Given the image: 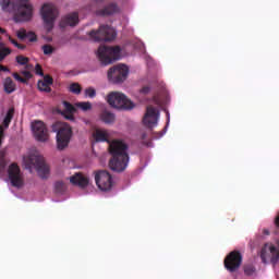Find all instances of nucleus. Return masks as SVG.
Returning <instances> with one entry per match:
<instances>
[{
	"mask_svg": "<svg viewBox=\"0 0 279 279\" xmlns=\"http://www.w3.org/2000/svg\"><path fill=\"white\" fill-rule=\"evenodd\" d=\"M93 138L95 143H108L111 156L109 169L116 171V173H123L128 169V165H130V154H128L130 146L123 140L110 141V133L101 129L94 131Z\"/></svg>",
	"mask_w": 279,
	"mask_h": 279,
	"instance_id": "obj_1",
	"label": "nucleus"
},
{
	"mask_svg": "<svg viewBox=\"0 0 279 279\" xmlns=\"http://www.w3.org/2000/svg\"><path fill=\"white\" fill-rule=\"evenodd\" d=\"M0 5L3 12H13L16 23H27L34 16V7L29 0H1Z\"/></svg>",
	"mask_w": 279,
	"mask_h": 279,
	"instance_id": "obj_2",
	"label": "nucleus"
},
{
	"mask_svg": "<svg viewBox=\"0 0 279 279\" xmlns=\"http://www.w3.org/2000/svg\"><path fill=\"white\" fill-rule=\"evenodd\" d=\"M51 130L57 133V148L59 151L66 149L73 137V129L71 125L64 122H56L52 124Z\"/></svg>",
	"mask_w": 279,
	"mask_h": 279,
	"instance_id": "obj_3",
	"label": "nucleus"
},
{
	"mask_svg": "<svg viewBox=\"0 0 279 279\" xmlns=\"http://www.w3.org/2000/svg\"><path fill=\"white\" fill-rule=\"evenodd\" d=\"M153 104L157 107H153L151 105L147 106L146 113L143 118L144 125L149 130L158 125V119L160 117V111L158 110V108L162 107V100H160V97L154 96Z\"/></svg>",
	"mask_w": 279,
	"mask_h": 279,
	"instance_id": "obj_4",
	"label": "nucleus"
},
{
	"mask_svg": "<svg viewBox=\"0 0 279 279\" xmlns=\"http://www.w3.org/2000/svg\"><path fill=\"white\" fill-rule=\"evenodd\" d=\"M26 169H36L39 177L43 179L49 175V166L45 162V157L40 155H29L24 157Z\"/></svg>",
	"mask_w": 279,
	"mask_h": 279,
	"instance_id": "obj_5",
	"label": "nucleus"
},
{
	"mask_svg": "<svg viewBox=\"0 0 279 279\" xmlns=\"http://www.w3.org/2000/svg\"><path fill=\"white\" fill-rule=\"evenodd\" d=\"M98 60L101 64H105V66L117 62V60H121V47L100 46L98 48Z\"/></svg>",
	"mask_w": 279,
	"mask_h": 279,
	"instance_id": "obj_6",
	"label": "nucleus"
},
{
	"mask_svg": "<svg viewBox=\"0 0 279 279\" xmlns=\"http://www.w3.org/2000/svg\"><path fill=\"white\" fill-rule=\"evenodd\" d=\"M107 101L109 106L118 110H132L134 108V102L119 92H111L107 97Z\"/></svg>",
	"mask_w": 279,
	"mask_h": 279,
	"instance_id": "obj_7",
	"label": "nucleus"
},
{
	"mask_svg": "<svg viewBox=\"0 0 279 279\" xmlns=\"http://www.w3.org/2000/svg\"><path fill=\"white\" fill-rule=\"evenodd\" d=\"M96 186L99 191L107 193L112 191L114 186V181L112 180V174L108 170H97L94 172Z\"/></svg>",
	"mask_w": 279,
	"mask_h": 279,
	"instance_id": "obj_8",
	"label": "nucleus"
},
{
	"mask_svg": "<svg viewBox=\"0 0 279 279\" xmlns=\"http://www.w3.org/2000/svg\"><path fill=\"white\" fill-rule=\"evenodd\" d=\"M89 36L95 43H110L117 38V32L109 25H100L98 31L89 32Z\"/></svg>",
	"mask_w": 279,
	"mask_h": 279,
	"instance_id": "obj_9",
	"label": "nucleus"
},
{
	"mask_svg": "<svg viewBox=\"0 0 279 279\" xmlns=\"http://www.w3.org/2000/svg\"><path fill=\"white\" fill-rule=\"evenodd\" d=\"M41 16L47 32L53 29V23L58 16V9L52 3H46L41 8Z\"/></svg>",
	"mask_w": 279,
	"mask_h": 279,
	"instance_id": "obj_10",
	"label": "nucleus"
},
{
	"mask_svg": "<svg viewBox=\"0 0 279 279\" xmlns=\"http://www.w3.org/2000/svg\"><path fill=\"white\" fill-rule=\"evenodd\" d=\"M128 73H130L128 65H114L108 71V80L112 84H121L128 80Z\"/></svg>",
	"mask_w": 279,
	"mask_h": 279,
	"instance_id": "obj_11",
	"label": "nucleus"
},
{
	"mask_svg": "<svg viewBox=\"0 0 279 279\" xmlns=\"http://www.w3.org/2000/svg\"><path fill=\"white\" fill-rule=\"evenodd\" d=\"M242 263H243V255H241V252L239 251L230 252L226 256L223 262L225 268L227 269V271H230V274H234V271H239Z\"/></svg>",
	"mask_w": 279,
	"mask_h": 279,
	"instance_id": "obj_12",
	"label": "nucleus"
},
{
	"mask_svg": "<svg viewBox=\"0 0 279 279\" xmlns=\"http://www.w3.org/2000/svg\"><path fill=\"white\" fill-rule=\"evenodd\" d=\"M8 173L12 186H15V189H21V186H23V174L21 173V168L19 165L11 163L9 166Z\"/></svg>",
	"mask_w": 279,
	"mask_h": 279,
	"instance_id": "obj_13",
	"label": "nucleus"
},
{
	"mask_svg": "<svg viewBox=\"0 0 279 279\" xmlns=\"http://www.w3.org/2000/svg\"><path fill=\"white\" fill-rule=\"evenodd\" d=\"M32 130L36 141H39L40 143H45V141L49 138V131H47V126L45 125V122L35 121L32 124Z\"/></svg>",
	"mask_w": 279,
	"mask_h": 279,
	"instance_id": "obj_14",
	"label": "nucleus"
},
{
	"mask_svg": "<svg viewBox=\"0 0 279 279\" xmlns=\"http://www.w3.org/2000/svg\"><path fill=\"white\" fill-rule=\"evenodd\" d=\"M119 4L111 2L105 5L102 9L96 11L97 16H112L113 14H119Z\"/></svg>",
	"mask_w": 279,
	"mask_h": 279,
	"instance_id": "obj_15",
	"label": "nucleus"
},
{
	"mask_svg": "<svg viewBox=\"0 0 279 279\" xmlns=\"http://www.w3.org/2000/svg\"><path fill=\"white\" fill-rule=\"evenodd\" d=\"M80 23V13L72 12L65 15L61 22L60 27H75Z\"/></svg>",
	"mask_w": 279,
	"mask_h": 279,
	"instance_id": "obj_16",
	"label": "nucleus"
},
{
	"mask_svg": "<svg viewBox=\"0 0 279 279\" xmlns=\"http://www.w3.org/2000/svg\"><path fill=\"white\" fill-rule=\"evenodd\" d=\"M12 119H14V108L13 107L8 110V112L3 119L2 125H0V145H1V140L3 138V132H4V130H8L10 128V123H12Z\"/></svg>",
	"mask_w": 279,
	"mask_h": 279,
	"instance_id": "obj_17",
	"label": "nucleus"
},
{
	"mask_svg": "<svg viewBox=\"0 0 279 279\" xmlns=\"http://www.w3.org/2000/svg\"><path fill=\"white\" fill-rule=\"evenodd\" d=\"M70 182L74 184V186H80L81 189H86L88 185V177L82 174V173H76L70 178Z\"/></svg>",
	"mask_w": 279,
	"mask_h": 279,
	"instance_id": "obj_18",
	"label": "nucleus"
},
{
	"mask_svg": "<svg viewBox=\"0 0 279 279\" xmlns=\"http://www.w3.org/2000/svg\"><path fill=\"white\" fill-rule=\"evenodd\" d=\"M100 121H102V123H106L107 125H110V124L114 123L116 116H114V113H112L108 110H104L100 113Z\"/></svg>",
	"mask_w": 279,
	"mask_h": 279,
	"instance_id": "obj_19",
	"label": "nucleus"
},
{
	"mask_svg": "<svg viewBox=\"0 0 279 279\" xmlns=\"http://www.w3.org/2000/svg\"><path fill=\"white\" fill-rule=\"evenodd\" d=\"M16 90V84H14V81H12V77H7L4 80V92L8 93V95L14 93Z\"/></svg>",
	"mask_w": 279,
	"mask_h": 279,
	"instance_id": "obj_20",
	"label": "nucleus"
},
{
	"mask_svg": "<svg viewBox=\"0 0 279 279\" xmlns=\"http://www.w3.org/2000/svg\"><path fill=\"white\" fill-rule=\"evenodd\" d=\"M268 251L271 254V258H270L271 263L276 265V263L279 262V248L274 245H270L268 246Z\"/></svg>",
	"mask_w": 279,
	"mask_h": 279,
	"instance_id": "obj_21",
	"label": "nucleus"
},
{
	"mask_svg": "<svg viewBox=\"0 0 279 279\" xmlns=\"http://www.w3.org/2000/svg\"><path fill=\"white\" fill-rule=\"evenodd\" d=\"M70 93H73V95H80L82 93V86L80 83H72L69 87Z\"/></svg>",
	"mask_w": 279,
	"mask_h": 279,
	"instance_id": "obj_22",
	"label": "nucleus"
},
{
	"mask_svg": "<svg viewBox=\"0 0 279 279\" xmlns=\"http://www.w3.org/2000/svg\"><path fill=\"white\" fill-rule=\"evenodd\" d=\"M37 87L41 93H51V87L47 83H44V81H39L37 83Z\"/></svg>",
	"mask_w": 279,
	"mask_h": 279,
	"instance_id": "obj_23",
	"label": "nucleus"
},
{
	"mask_svg": "<svg viewBox=\"0 0 279 279\" xmlns=\"http://www.w3.org/2000/svg\"><path fill=\"white\" fill-rule=\"evenodd\" d=\"M54 191L56 193L62 194L64 191H66V185L62 181H57L54 184Z\"/></svg>",
	"mask_w": 279,
	"mask_h": 279,
	"instance_id": "obj_24",
	"label": "nucleus"
},
{
	"mask_svg": "<svg viewBox=\"0 0 279 279\" xmlns=\"http://www.w3.org/2000/svg\"><path fill=\"white\" fill-rule=\"evenodd\" d=\"M45 56H51L53 51H56V48H53L51 45L46 44L41 47Z\"/></svg>",
	"mask_w": 279,
	"mask_h": 279,
	"instance_id": "obj_25",
	"label": "nucleus"
},
{
	"mask_svg": "<svg viewBox=\"0 0 279 279\" xmlns=\"http://www.w3.org/2000/svg\"><path fill=\"white\" fill-rule=\"evenodd\" d=\"M17 64H20L21 66H25V64H28L29 63V58L27 57H24V56H17L15 58Z\"/></svg>",
	"mask_w": 279,
	"mask_h": 279,
	"instance_id": "obj_26",
	"label": "nucleus"
},
{
	"mask_svg": "<svg viewBox=\"0 0 279 279\" xmlns=\"http://www.w3.org/2000/svg\"><path fill=\"white\" fill-rule=\"evenodd\" d=\"M244 274L245 276H254L256 274V268L252 265L244 266Z\"/></svg>",
	"mask_w": 279,
	"mask_h": 279,
	"instance_id": "obj_27",
	"label": "nucleus"
},
{
	"mask_svg": "<svg viewBox=\"0 0 279 279\" xmlns=\"http://www.w3.org/2000/svg\"><path fill=\"white\" fill-rule=\"evenodd\" d=\"M12 53V50L10 48H1L0 49V61L5 60L7 56H10Z\"/></svg>",
	"mask_w": 279,
	"mask_h": 279,
	"instance_id": "obj_28",
	"label": "nucleus"
},
{
	"mask_svg": "<svg viewBox=\"0 0 279 279\" xmlns=\"http://www.w3.org/2000/svg\"><path fill=\"white\" fill-rule=\"evenodd\" d=\"M85 95L86 97H89L90 99H93L94 97H96L97 92L95 90V88L88 87L85 89Z\"/></svg>",
	"mask_w": 279,
	"mask_h": 279,
	"instance_id": "obj_29",
	"label": "nucleus"
},
{
	"mask_svg": "<svg viewBox=\"0 0 279 279\" xmlns=\"http://www.w3.org/2000/svg\"><path fill=\"white\" fill-rule=\"evenodd\" d=\"M63 106H64L65 112H70V113L75 112V107H73V105H71V102L64 101Z\"/></svg>",
	"mask_w": 279,
	"mask_h": 279,
	"instance_id": "obj_30",
	"label": "nucleus"
},
{
	"mask_svg": "<svg viewBox=\"0 0 279 279\" xmlns=\"http://www.w3.org/2000/svg\"><path fill=\"white\" fill-rule=\"evenodd\" d=\"M78 108L86 112L93 108V105L90 102H78Z\"/></svg>",
	"mask_w": 279,
	"mask_h": 279,
	"instance_id": "obj_31",
	"label": "nucleus"
},
{
	"mask_svg": "<svg viewBox=\"0 0 279 279\" xmlns=\"http://www.w3.org/2000/svg\"><path fill=\"white\" fill-rule=\"evenodd\" d=\"M16 36L17 38H20V40H25V38H27V31H25V28H22L17 31Z\"/></svg>",
	"mask_w": 279,
	"mask_h": 279,
	"instance_id": "obj_32",
	"label": "nucleus"
},
{
	"mask_svg": "<svg viewBox=\"0 0 279 279\" xmlns=\"http://www.w3.org/2000/svg\"><path fill=\"white\" fill-rule=\"evenodd\" d=\"M26 38H28L29 43H36V40H38V37L34 32H28Z\"/></svg>",
	"mask_w": 279,
	"mask_h": 279,
	"instance_id": "obj_33",
	"label": "nucleus"
},
{
	"mask_svg": "<svg viewBox=\"0 0 279 279\" xmlns=\"http://www.w3.org/2000/svg\"><path fill=\"white\" fill-rule=\"evenodd\" d=\"M35 73L36 75H40V77H45V72H43V66L38 63L35 66Z\"/></svg>",
	"mask_w": 279,
	"mask_h": 279,
	"instance_id": "obj_34",
	"label": "nucleus"
},
{
	"mask_svg": "<svg viewBox=\"0 0 279 279\" xmlns=\"http://www.w3.org/2000/svg\"><path fill=\"white\" fill-rule=\"evenodd\" d=\"M13 77H14V80H16L17 82H21V84H27V78H24V77H22V76H20V74L19 73H13Z\"/></svg>",
	"mask_w": 279,
	"mask_h": 279,
	"instance_id": "obj_35",
	"label": "nucleus"
},
{
	"mask_svg": "<svg viewBox=\"0 0 279 279\" xmlns=\"http://www.w3.org/2000/svg\"><path fill=\"white\" fill-rule=\"evenodd\" d=\"M43 82L48 84L49 86H51V84H53V77H51L50 75H46V76H44Z\"/></svg>",
	"mask_w": 279,
	"mask_h": 279,
	"instance_id": "obj_36",
	"label": "nucleus"
},
{
	"mask_svg": "<svg viewBox=\"0 0 279 279\" xmlns=\"http://www.w3.org/2000/svg\"><path fill=\"white\" fill-rule=\"evenodd\" d=\"M22 74L24 75V80H26V84L28 80H32V72L23 71Z\"/></svg>",
	"mask_w": 279,
	"mask_h": 279,
	"instance_id": "obj_37",
	"label": "nucleus"
},
{
	"mask_svg": "<svg viewBox=\"0 0 279 279\" xmlns=\"http://www.w3.org/2000/svg\"><path fill=\"white\" fill-rule=\"evenodd\" d=\"M265 252H267V246L265 248L262 250V254H260V258L263 260V263H266V257H265Z\"/></svg>",
	"mask_w": 279,
	"mask_h": 279,
	"instance_id": "obj_38",
	"label": "nucleus"
},
{
	"mask_svg": "<svg viewBox=\"0 0 279 279\" xmlns=\"http://www.w3.org/2000/svg\"><path fill=\"white\" fill-rule=\"evenodd\" d=\"M3 169H5V160L0 159V171H3Z\"/></svg>",
	"mask_w": 279,
	"mask_h": 279,
	"instance_id": "obj_39",
	"label": "nucleus"
},
{
	"mask_svg": "<svg viewBox=\"0 0 279 279\" xmlns=\"http://www.w3.org/2000/svg\"><path fill=\"white\" fill-rule=\"evenodd\" d=\"M9 40L12 45H14V47H17L19 41H16V39H13L12 37H9Z\"/></svg>",
	"mask_w": 279,
	"mask_h": 279,
	"instance_id": "obj_40",
	"label": "nucleus"
},
{
	"mask_svg": "<svg viewBox=\"0 0 279 279\" xmlns=\"http://www.w3.org/2000/svg\"><path fill=\"white\" fill-rule=\"evenodd\" d=\"M1 72H10V69H8L5 65L0 64V73Z\"/></svg>",
	"mask_w": 279,
	"mask_h": 279,
	"instance_id": "obj_41",
	"label": "nucleus"
},
{
	"mask_svg": "<svg viewBox=\"0 0 279 279\" xmlns=\"http://www.w3.org/2000/svg\"><path fill=\"white\" fill-rule=\"evenodd\" d=\"M149 90H150V88L147 87V86L142 88V93H143L144 95H147V93H149Z\"/></svg>",
	"mask_w": 279,
	"mask_h": 279,
	"instance_id": "obj_42",
	"label": "nucleus"
},
{
	"mask_svg": "<svg viewBox=\"0 0 279 279\" xmlns=\"http://www.w3.org/2000/svg\"><path fill=\"white\" fill-rule=\"evenodd\" d=\"M26 47H27V46H25V45H23V44H17V46H16V48H17V49H21L22 51H23L24 49H26Z\"/></svg>",
	"mask_w": 279,
	"mask_h": 279,
	"instance_id": "obj_43",
	"label": "nucleus"
},
{
	"mask_svg": "<svg viewBox=\"0 0 279 279\" xmlns=\"http://www.w3.org/2000/svg\"><path fill=\"white\" fill-rule=\"evenodd\" d=\"M141 138H142V141H146V138H147V133H143L142 135H141Z\"/></svg>",
	"mask_w": 279,
	"mask_h": 279,
	"instance_id": "obj_44",
	"label": "nucleus"
},
{
	"mask_svg": "<svg viewBox=\"0 0 279 279\" xmlns=\"http://www.w3.org/2000/svg\"><path fill=\"white\" fill-rule=\"evenodd\" d=\"M0 34H5V29L0 27Z\"/></svg>",
	"mask_w": 279,
	"mask_h": 279,
	"instance_id": "obj_45",
	"label": "nucleus"
},
{
	"mask_svg": "<svg viewBox=\"0 0 279 279\" xmlns=\"http://www.w3.org/2000/svg\"><path fill=\"white\" fill-rule=\"evenodd\" d=\"M264 234H269V230L264 229Z\"/></svg>",
	"mask_w": 279,
	"mask_h": 279,
	"instance_id": "obj_46",
	"label": "nucleus"
},
{
	"mask_svg": "<svg viewBox=\"0 0 279 279\" xmlns=\"http://www.w3.org/2000/svg\"><path fill=\"white\" fill-rule=\"evenodd\" d=\"M97 1L98 3H104V0H94Z\"/></svg>",
	"mask_w": 279,
	"mask_h": 279,
	"instance_id": "obj_47",
	"label": "nucleus"
},
{
	"mask_svg": "<svg viewBox=\"0 0 279 279\" xmlns=\"http://www.w3.org/2000/svg\"><path fill=\"white\" fill-rule=\"evenodd\" d=\"M68 119L73 120V116L68 117Z\"/></svg>",
	"mask_w": 279,
	"mask_h": 279,
	"instance_id": "obj_48",
	"label": "nucleus"
}]
</instances>
